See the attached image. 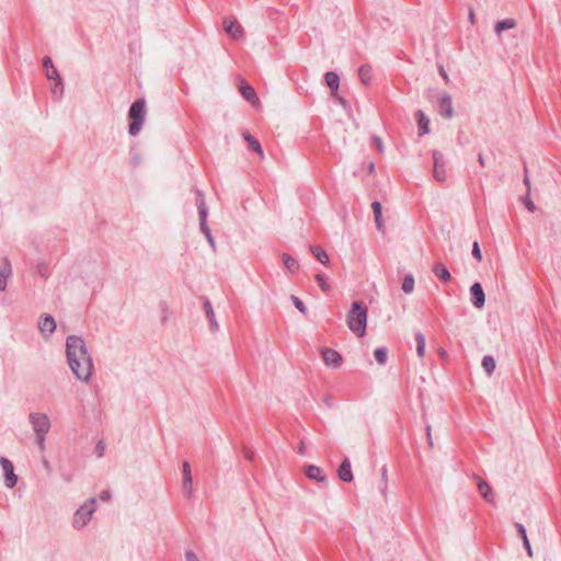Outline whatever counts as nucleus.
<instances>
[{
  "mask_svg": "<svg viewBox=\"0 0 561 561\" xmlns=\"http://www.w3.org/2000/svg\"><path fill=\"white\" fill-rule=\"evenodd\" d=\"M105 450V445L102 440H100L95 446V453L99 458L103 457Z\"/></svg>",
  "mask_w": 561,
  "mask_h": 561,
  "instance_id": "40",
  "label": "nucleus"
},
{
  "mask_svg": "<svg viewBox=\"0 0 561 561\" xmlns=\"http://www.w3.org/2000/svg\"><path fill=\"white\" fill-rule=\"evenodd\" d=\"M433 176L437 182L444 183L447 180V169L444 154L438 150L433 151Z\"/></svg>",
  "mask_w": 561,
  "mask_h": 561,
  "instance_id": "6",
  "label": "nucleus"
},
{
  "mask_svg": "<svg viewBox=\"0 0 561 561\" xmlns=\"http://www.w3.org/2000/svg\"><path fill=\"white\" fill-rule=\"evenodd\" d=\"M38 329L43 335L53 333L56 329L55 319L49 314L41 316L38 320Z\"/></svg>",
  "mask_w": 561,
  "mask_h": 561,
  "instance_id": "12",
  "label": "nucleus"
},
{
  "mask_svg": "<svg viewBox=\"0 0 561 561\" xmlns=\"http://www.w3.org/2000/svg\"><path fill=\"white\" fill-rule=\"evenodd\" d=\"M100 499L102 501H108L111 499V493L107 490H104L100 493Z\"/></svg>",
  "mask_w": 561,
  "mask_h": 561,
  "instance_id": "47",
  "label": "nucleus"
},
{
  "mask_svg": "<svg viewBox=\"0 0 561 561\" xmlns=\"http://www.w3.org/2000/svg\"><path fill=\"white\" fill-rule=\"evenodd\" d=\"M96 508L95 497L87 500L73 514L72 526L76 528H83L91 519Z\"/></svg>",
  "mask_w": 561,
  "mask_h": 561,
  "instance_id": "4",
  "label": "nucleus"
},
{
  "mask_svg": "<svg viewBox=\"0 0 561 561\" xmlns=\"http://www.w3.org/2000/svg\"><path fill=\"white\" fill-rule=\"evenodd\" d=\"M283 263L287 271L290 274H295L299 270V263L296 259L291 257L289 254L284 253L282 255Z\"/></svg>",
  "mask_w": 561,
  "mask_h": 561,
  "instance_id": "25",
  "label": "nucleus"
},
{
  "mask_svg": "<svg viewBox=\"0 0 561 561\" xmlns=\"http://www.w3.org/2000/svg\"><path fill=\"white\" fill-rule=\"evenodd\" d=\"M478 489H479L482 497L488 503H493L494 502V494H493V491H492L491 486L488 484V482H485L483 480H479Z\"/></svg>",
  "mask_w": 561,
  "mask_h": 561,
  "instance_id": "20",
  "label": "nucleus"
},
{
  "mask_svg": "<svg viewBox=\"0 0 561 561\" xmlns=\"http://www.w3.org/2000/svg\"><path fill=\"white\" fill-rule=\"evenodd\" d=\"M478 162L481 167H484L485 165V161H484V158H483V154L482 153H479L478 154Z\"/></svg>",
  "mask_w": 561,
  "mask_h": 561,
  "instance_id": "53",
  "label": "nucleus"
},
{
  "mask_svg": "<svg viewBox=\"0 0 561 561\" xmlns=\"http://www.w3.org/2000/svg\"><path fill=\"white\" fill-rule=\"evenodd\" d=\"M304 473L310 480L317 482H327L328 478L323 470L316 465H307L304 467Z\"/></svg>",
  "mask_w": 561,
  "mask_h": 561,
  "instance_id": "11",
  "label": "nucleus"
},
{
  "mask_svg": "<svg viewBox=\"0 0 561 561\" xmlns=\"http://www.w3.org/2000/svg\"><path fill=\"white\" fill-rule=\"evenodd\" d=\"M51 93L56 100H60L62 96L64 88L61 85L60 79L56 80L55 84L50 88Z\"/></svg>",
  "mask_w": 561,
  "mask_h": 561,
  "instance_id": "32",
  "label": "nucleus"
},
{
  "mask_svg": "<svg viewBox=\"0 0 561 561\" xmlns=\"http://www.w3.org/2000/svg\"><path fill=\"white\" fill-rule=\"evenodd\" d=\"M324 80L327 85L331 89L332 95L336 96L339 87H340V78L336 72L328 71L324 75Z\"/></svg>",
  "mask_w": 561,
  "mask_h": 561,
  "instance_id": "16",
  "label": "nucleus"
},
{
  "mask_svg": "<svg viewBox=\"0 0 561 561\" xmlns=\"http://www.w3.org/2000/svg\"><path fill=\"white\" fill-rule=\"evenodd\" d=\"M374 170H375V164H374L373 162H370V163H369V165H368V171H369L370 173H373V172H374Z\"/></svg>",
  "mask_w": 561,
  "mask_h": 561,
  "instance_id": "58",
  "label": "nucleus"
},
{
  "mask_svg": "<svg viewBox=\"0 0 561 561\" xmlns=\"http://www.w3.org/2000/svg\"><path fill=\"white\" fill-rule=\"evenodd\" d=\"M240 93L242 94V96L250 103L252 104H257L259 103V98L256 95V92L254 91V89L249 85V84H241L240 85Z\"/></svg>",
  "mask_w": 561,
  "mask_h": 561,
  "instance_id": "19",
  "label": "nucleus"
},
{
  "mask_svg": "<svg viewBox=\"0 0 561 561\" xmlns=\"http://www.w3.org/2000/svg\"><path fill=\"white\" fill-rule=\"evenodd\" d=\"M314 279L323 293H328L331 289V286L322 274H316Z\"/></svg>",
  "mask_w": 561,
  "mask_h": 561,
  "instance_id": "31",
  "label": "nucleus"
},
{
  "mask_svg": "<svg viewBox=\"0 0 561 561\" xmlns=\"http://www.w3.org/2000/svg\"><path fill=\"white\" fill-rule=\"evenodd\" d=\"M204 308H205L206 316H207V319H208L211 328L217 329L218 324L215 321V313H214L213 307H211V305H210V302L208 300L205 301Z\"/></svg>",
  "mask_w": 561,
  "mask_h": 561,
  "instance_id": "30",
  "label": "nucleus"
},
{
  "mask_svg": "<svg viewBox=\"0 0 561 561\" xmlns=\"http://www.w3.org/2000/svg\"><path fill=\"white\" fill-rule=\"evenodd\" d=\"M374 140H375V142H376V145H377L378 150H379V151H381V150H382V142H381V139H380L379 137H375V139H374Z\"/></svg>",
  "mask_w": 561,
  "mask_h": 561,
  "instance_id": "51",
  "label": "nucleus"
},
{
  "mask_svg": "<svg viewBox=\"0 0 561 561\" xmlns=\"http://www.w3.org/2000/svg\"><path fill=\"white\" fill-rule=\"evenodd\" d=\"M76 354L72 353V374L80 380H88L93 369L89 353H79V357H76Z\"/></svg>",
  "mask_w": 561,
  "mask_h": 561,
  "instance_id": "3",
  "label": "nucleus"
},
{
  "mask_svg": "<svg viewBox=\"0 0 561 561\" xmlns=\"http://www.w3.org/2000/svg\"><path fill=\"white\" fill-rule=\"evenodd\" d=\"M43 65H44L45 72H46L47 68H50V65H53L51 59L49 57H45L43 60Z\"/></svg>",
  "mask_w": 561,
  "mask_h": 561,
  "instance_id": "49",
  "label": "nucleus"
},
{
  "mask_svg": "<svg viewBox=\"0 0 561 561\" xmlns=\"http://www.w3.org/2000/svg\"><path fill=\"white\" fill-rule=\"evenodd\" d=\"M371 208L374 211V217L381 216V204L379 202H374L371 204Z\"/></svg>",
  "mask_w": 561,
  "mask_h": 561,
  "instance_id": "42",
  "label": "nucleus"
},
{
  "mask_svg": "<svg viewBox=\"0 0 561 561\" xmlns=\"http://www.w3.org/2000/svg\"><path fill=\"white\" fill-rule=\"evenodd\" d=\"M320 351L329 352V351H332V350H331V348H328V347H323V348H321Z\"/></svg>",
  "mask_w": 561,
  "mask_h": 561,
  "instance_id": "60",
  "label": "nucleus"
},
{
  "mask_svg": "<svg viewBox=\"0 0 561 561\" xmlns=\"http://www.w3.org/2000/svg\"><path fill=\"white\" fill-rule=\"evenodd\" d=\"M472 256L478 261V262H481L482 261V253H481V250H480V245H479V242L478 241H474L473 244H472Z\"/></svg>",
  "mask_w": 561,
  "mask_h": 561,
  "instance_id": "36",
  "label": "nucleus"
},
{
  "mask_svg": "<svg viewBox=\"0 0 561 561\" xmlns=\"http://www.w3.org/2000/svg\"><path fill=\"white\" fill-rule=\"evenodd\" d=\"M426 433H427L428 445L432 447L433 446V442H432V434H431V426L430 425L426 426Z\"/></svg>",
  "mask_w": 561,
  "mask_h": 561,
  "instance_id": "50",
  "label": "nucleus"
},
{
  "mask_svg": "<svg viewBox=\"0 0 561 561\" xmlns=\"http://www.w3.org/2000/svg\"><path fill=\"white\" fill-rule=\"evenodd\" d=\"M197 208H198V215H199L201 230L204 234H208L210 229L208 228V226L206 224L207 208H206V204H205L204 194L201 191H197Z\"/></svg>",
  "mask_w": 561,
  "mask_h": 561,
  "instance_id": "8",
  "label": "nucleus"
},
{
  "mask_svg": "<svg viewBox=\"0 0 561 561\" xmlns=\"http://www.w3.org/2000/svg\"><path fill=\"white\" fill-rule=\"evenodd\" d=\"M336 99L340 102V104H342L343 106H346L347 102L343 98L336 96Z\"/></svg>",
  "mask_w": 561,
  "mask_h": 561,
  "instance_id": "57",
  "label": "nucleus"
},
{
  "mask_svg": "<svg viewBox=\"0 0 561 561\" xmlns=\"http://www.w3.org/2000/svg\"><path fill=\"white\" fill-rule=\"evenodd\" d=\"M381 478L385 481L387 480V468L386 467H382V469H381Z\"/></svg>",
  "mask_w": 561,
  "mask_h": 561,
  "instance_id": "55",
  "label": "nucleus"
},
{
  "mask_svg": "<svg viewBox=\"0 0 561 561\" xmlns=\"http://www.w3.org/2000/svg\"><path fill=\"white\" fill-rule=\"evenodd\" d=\"M495 359L491 355H485L482 359V367L488 376H491L495 369Z\"/></svg>",
  "mask_w": 561,
  "mask_h": 561,
  "instance_id": "28",
  "label": "nucleus"
},
{
  "mask_svg": "<svg viewBox=\"0 0 561 561\" xmlns=\"http://www.w3.org/2000/svg\"><path fill=\"white\" fill-rule=\"evenodd\" d=\"M469 19H470V21H471V22H473L474 14H473V12H472V11H470Z\"/></svg>",
  "mask_w": 561,
  "mask_h": 561,
  "instance_id": "59",
  "label": "nucleus"
},
{
  "mask_svg": "<svg viewBox=\"0 0 561 561\" xmlns=\"http://www.w3.org/2000/svg\"><path fill=\"white\" fill-rule=\"evenodd\" d=\"M182 488H183V491H184L188 496H191V495H192V492H193V479H188V480L183 479Z\"/></svg>",
  "mask_w": 561,
  "mask_h": 561,
  "instance_id": "37",
  "label": "nucleus"
},
{
  "mask_svg": "<svg viewBox=\"0 0 561 561\" xmlns=\"http://www.w3.org/2000/svg\"><path fill=\"white\" fill-rule=\"evenodd\" d=\"M439 72L444 77L445 80H448V76H447V73H446V71L444 70L443 67L439 68Z\"/></svg>",
  "mask_w": 561,
  "mask_h": 561,
  "instance_id": "56",
  "label": "nucleus"
},
{
  "mask_svg": "<svg viewBox=\"0 0 561 561\" xmlns=\"http://www.w3.org/2000/svg\"><path fill=\"white\" fill-rule=\"evenodd\" d=\"M367 323V308L360 301H354L347 316L348 328L358 336L364 335Z\"/></svg>",
  "mask_w": 561,
  "mask_h": 561,
  "instance_id": "1",
  "label": "nucleus"
},
{
  "mask_svg": "<svg viewBox=\"0 0 561 561\" xmlns=\"http://www.w3.org/2000/svg\"><path fill=\"white\" fill-rule=\"evenodd\" d=\"M524 183L527 187V194H529V191H530V181H529V176L527 174V168H525V178H524Z\"/></svg>",
  "mask_w": 561,
  "mask_h": 561,
  "instance_id": "46",
  "label": "nucleus"
},
{
  "mask_svg": "<svg viewBox=\"0 0 561 561\" xmlns=\"http://www.w3.org/2000/svg\"><path fill=\"white\" fill-rule=\"evenodd\" d=\"M310 251L314 257L322 264L328 265L330 262L329 255L324 249L318 245H310Z\"/></svg>",
  "mask_w": 561,
  "mask_h": 561,
  "instance_id": "22",
  "label": "nucleus"
},
{
  "mask_svg": "<svg viewBox=\"0 0 561 561\" xmlns=\"http://www.w3.org/2000/svg\"><path fill=\"white\" fill-rule=\"evenodd\" d=\"M146 115V102L144 99L136 100L128 112V118L131 121L128 131L131 136H137L141 130Z\"/></svg>",
  "mask_w": 561,
  "mask_h": 561,
  "instance_id": "2",
  "label": "nucleus"
},
{
  "mask_svg": "<svg viewBox=\"0 0 561 561\" xmlns=\"http://www.w3.org/2000/svg\"><path fill=\"white\" fill-rule=\"evenodd\" d=\"M417 117V127H419V135L424 136L430 133V119L426 117L423 111L419 110L416 112Z\"/></svg>",
  "mask_w": 561,
  "mask_h": 561,
  "instance_id": "18",
  "label": "nucleus"
},
{
  "mask_svg": "<svg viewBox=\"0 0 561 561\" xmlns=\"http://www.w3.org/2000/svg\"><path fill=\"white\" fill-rule=\"evenodd\" d=\"M206 239L208 240V242L211 244V247L215 245V241H214V238L210 233V231L208 232V234H205Z\"/></svg>",
  "mask_w": 561,
  "mask_h": 561,
  "instance_id": "54",
  "label": "nucleus"
},
{
  "mask_svg": "<svg viewBox=\"0 0 561 561\" xmlns=\"http://www.w3.org/2000/svg\"><path fill=\"white\" fill-rule=\"evenodd\" d=\"M433 273L435 274V276L444 282V283H448L451 278L450 276V273L448 271V268L446 267V265L442 262H437L434 264L433 266Z\"/></svg>",
  "mask_w": 561,
  "mask_h": 561,
  "instance_id": "17",
  "label": "nucleus"
},
{
  "mask_svg": "<svg viewBox=\"0 0 561 561\" xmlns=\"http://www.w3.org/2000/svg\"><path fill=\"white\" fill-rule=\"evenodd\" d=\"M525 206H526V208H527L529 211H531V213H534V211H535V209H536L535 204H534V203H533V201L529 198V194H527V197H526V199H525Z\"/></svg>",
  "mask_w": 561,
  "mask_h": 561,
  "instance_id": "43",
  "label": "nucleus"
},
{
  "mask_svg": "<svg viewBox=\"0 0 561 561\" xmlns=\"http://www.w3.org/2000/svg\"><path fill=\"white\" fill-rule=\"evenodd\" d=\"M0 465H1L2 470L4 472L5 485L8 488H13L16 484V482H18V477L14 473L13 463L9 459H7L4 457H1L0 458Z\"/></svg>",
  "mask_w": 561,
  "mask_h": 561,
  "instance_id": "9",
  "label": "nucleus"
},
{
  "mask_svg": "<svg viewBox=\"0 0 561 561\" xmlns=\"http://www.w3.org/2000/svg\"><path fill=\"white\" fill-rule=\"evenodd\" d=\"M291 301L295 305V307L304 314L307 313V307L305 304L296 296H291Z\"/></svg>",
  "mask_w": 561,
  "mask_h": 561,
  "instance_id": "35",
  "label": "nucleus"
},
{
  "mask_svg": "<svg viewBox=\"0 0 561 561\" xmlns=\"http://www.w3.org/2000/svg\"><path fill=\"white\" fill-rule=\"evenodd\" d=\"M182 473H183V479H185V480L192 479L191 466L187 461H184L182 465Z\"/></svg>",
  "mask_w": 561,
  "mask_h": 561,
  "instance_id": "39",
  "label": "nucleus"
},
{
  "mask_svg": "<svg viewBox=\"0 0 561 561\" xmlns=\"http://www.w3.org/2000/svg\"><path fill=\"white\" fill-rule=\"evenodd\" d=\"M324 364L331 368H339L342 364L341 353H320Z\"/></svg>",
  "mask_w": 561,
  "mask_h": 561,
  "instance_id": "15",
  "label": "nucleus"
},
{
  "mask_svg": "<svg viewBox=\"0 0 561 561\" xmlns=\"http://www.w3.org/2000/svg\"><path fill=\"white\" fill-rule=\"evenodd\" d=\"M516 26V21L514 19H505L502 21H499L495 26L494 31L497 35H501V33L505 30H511Z\"/></svg>",
  "mask_w": 561,
  "mask_h": 561,
  "instance_id": "26",
  "label": "nucleus"
},
{
  "mask_svg": "<svg viewBox=\"0 0 561 561\" xmlns=\"http://www.w3.org/2000/svg\"><path fill=\"white\" fill-rule=\"evenodd\" d=\"M11 265L9 264V262H4L0 266V291L5 289L7 280L11 275Z\"/></svg>",
  "mask_w": 561,
  "mask_h": 561,
  "instance_id": "23",
  "label": "nucleus"
},
{
  "mask_svg": "<svg viewBox=\"0 0 561 561\" xmlns=\"http://www.w3.org/2000/svg\"><path fill=\"white\" fill-rule=\"evenodd\" d=\"M72 351H85L84 341L81 337L72 335Z\"/></svg>",
  "mask_w": 561,
  "mask_h": 561,
  "instance_id": "34",
  "label": "nucleus"
},
{
  "mask_svg": "<svg viewBox=\"0 0 561 561\" xmlns=\"http://www.w3.org/2000/svg\"><path fill=\"white\" fill-rule=\"evenodd\" d=\"M186 561H199L198 557L193 551H187L185 553Z\"/></svg>",
  "mask_w": 561,
  "mask_h": 561,
  "instance_id": "44",
  "label": "nucleus"
},
{
  "mask_svg": "<svg viewBox=\"0 0 561 561\" xmlns=\"http://www.w3.org/2000/svg\"><path fill=\"white\" fill-rule=\"evenodd\" d=\"M225 31L233 38H243L244 32L241 24L234 18H225L222 22Z\"/></svg>",
  "mask_w": 561,
  "mask_h": 561,
  "instance_id": "7",
  "label": "nucleus"
},
{
  "mask_svg": "<svg viewBox=\"0 0 561 561\" xmlns=\"http://www.w3.org/2000/svg\"><path fill=\"white\" fill-rule=\"evenodd\" d=\"M68 360L70 362V352H67Z\"/></svg>",
  "mask_w": 561,
  "mask_h": 561,
  "instance_id": "61",
  "label": "nucleus"
},
{
  "mask_svg": "<svg viewBox=\"0 0 561 561\" xmlns=\"http://www.w3.org/2000/svg\"><path fill=\"white\" fill-rule=\"evenodd\" d=\"M439 113L446 118H451L454 115V108L451 98L448 94H444L439 100Z\"/></svg>",
  "mask_w": 561,
  "mask_h": 561,
  "instance_id": "13",
  "label": "nucleus"
},
{
  "mask_svg": "<svg viewBox=\"0 0 561 561\" xmlns=\"http://www.w3.org/2000/svg\"><path fill=\"white\" fill-rule=\"evenodd\" d=\"M515 527L517 529L518 535L520 536V538L523 540V545H524V547H525V549L527 551V554L529 557H533V550H531V546H530V542H529L527 534H526L525 526L523 524H520V523H516Z\"/></svg>",
  "mask_w": 561,
  "mask_h": 561,
  "instance_id": "21",
  "label": "nucleus"
},
{
  "mask_svg": "<svg viewBox=\"0 0 561 561\" xmlns=\"http://www.w3.org/2000/svg\"><path fill=\"white\" fill-rule=\"evenodd\" d=\"M244 457H245L247 459H249V460H252V459H253V457H254V454H253V451H251V450H245V451H244Z\"/></svg>",
  "mask_w": 561,
  "mask_h": 561,
  "instance_id": "52",
  "label": "nucleus"
},
{
  "mask_svg": "<svg viewBox=\"0 0 561 561\" xmlns=\"http://www.w3.org/2000/svg\"><path fill=\"white\" fill-rule=\"evenodd\" d=\"M46 77L49 80H59V75L54 65H50V68H47Z\"/></svg>",
  "mask_w": 561,
  "mask_h": 561,
  "instance_id": "38",
  "label": "nucleus"
},
{
  "mask_svg": "<svg viewBox=\"0 0 561 561\" xmlns=\"http://www.w3.org/2000/svg\"><path fill=\"white\" fill-rule=\"evenodd\" d=\"M470 295H471L472 305L477 309H481L485 304V295H484L483 288L480 283H474L470 287Z\"/></svg>",
  "mask_w": 561,
  "mask_h": 561,
  "instance_id": "10",
  "label": "nucleus"
},
{
  "mask_svg": "<svg viewBox=\"0 0 561 561\" xmlns=\"http://www.w3.org/2000/svg\"><path fill=\"white\" fill-rule=\"evenodd\" d=\"M358 78L363 84L367 85L371 81V67L369 65H363L358 69Z\"/></svg>",
  "mask_w": 561,
  "mask_h": 561,
  "instance_id": "27",
  "label": "nucleus"
},
{
  "mask_svg": "<svg viewBox=\"0 0 561 561\" xmlns=\"http://www.w3.org/2000/svg\"><path fill=\"white\" fill-rule=\"evenodd\" d=\"M297 453L299 455H305V453H306V445H305L304 440H300L298 449H297Z\"/></svg>",
  "mask_w": 561,
  "mask_h": 561,
  "instance_id": "48",
  "label": "nucleus"
},
{
  "mask_svg": "<svg viewBox=\"0 0 561 561\" xmlns=\"http://www.w3.org/2000/svg\"><path fill=\"white\" fill-rule=\"evenodd\" d=\"M378 364L383 365L387 362L388 353H374Z\"/></svg>",
  "mask_w": 561,
  "mask_h": 561,
  "instance_id": "41",
  "label": "nucleus"
},
{
  "mask_svg": "<svg viewBox=\"0 0 561 561\" xmlns=\"http://www.w3.org/2000/svg\"><path fill=\"white\" fill-rule=\"evenodd\" d=\"M30 421L33 425L34 431L37 434L38 444L42 445L45 434L50 428V422L45 414L41 413H32L30 415Z\"/></svg>",
  "mask_w": 561,
  "mask_h": 561,
  "instance_id": "5",
  "label": "nucleus"
},
{
  "mask_svg": "<svg viewBox=\"0 0 561 561\" xmlns=\"http://www.w3.org/2000/svg\"><path fill=\"white\" fill-rule=\"evenodd\" d=\"M376 227L379 231H383V221L381 216L375 217Z\"/></svg>",
  "mask_w": 561,
  "mask_h": 561,
  "instance_id": "45",
  "label": "nucleus"
},
{
  "mask_svg": "<svg viewBox=\"0 0 561 561\" xmlns=\"http://www.w3.org/2000/svg\"><path fill=\"white\" fill-rule=\"evenodd\" d=\"M337 476L339 478L344 482H351L353 480V472L351 467V461L345 458L339 469H337Z\"/></svg>",
  "mask_w": 561,
  "mask_h": 561,
  "instance_id": "14",
  "label": "nucleus"
},
{
  "mask_svg": "<svg viewBox=\"0 0 561 561\" xmlns=\"http://www.w3.org/2000/svg\"><path fill=\"white\" fill-rule=\"evenodd\" d=\"M414 289V277L411 274L404 276L402 282V290L405 294H411Z\"/></svg>",
  "mask_w": 561,
  "mask_h": 561,
  "instance_id": "29",
  "label": "nucleus"
},
{
  "mask_svg": "<svg viewBox=\"0 0 561 561\" xmlns=\"http://www.w3.org/2000/svg\"><path fill=\"white\" fill-rule=\"evenodd\" d=\"M415 347H416V351L425 350V336L422 333L415 334Z\"/></svg>",
  "mask_w": 561,
  "mask_h": 561,
  "instance_id": "33",
  "label": "nucleus"
},
{
  "mask_svg": "<svg viewBox=\"0 0 561 561\" xmlns=\"http://www.w3.org/2000/svg\"><path fill=\"white\" fill-rule=\"evenodd\" d=\"M243 138L253 151H255L261 158L264 157L261 144L251 134L244 133Z\"/></svg>",
  "mask_w": 561,
  "mask_h": 561,
  "instance_id": "24",
  "label": "nucleus"
}]
</instances>
